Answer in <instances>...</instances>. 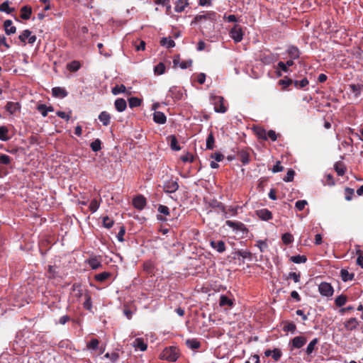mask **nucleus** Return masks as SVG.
<instances>
[{
  "label": "nucleus",
  "instance_id": "864d4df0",
  "mask_svg": "<svg viewBox=\"0 0 363 363\" xmlns=\"http://www.w3.org/2000/svg\"><path fill=\"white\" fill-rule=\"evenodd\" d=\"M126 88L123 84L116 85L112 89V93L114 95H117L121 93H125Z\"/></svg>",
  "mask_w": 363,
  "mask_h": 363
},
{
  "label": "nucleus",
  "instance_id": "79ce46f5",
  "mask_svg": "<svg viewBox=\"0 0 363 363\" xmlns=\"http://www.w3.org/2000/svg\"><path fill=\"white\" fill-rule=\"evenodd\" d=\"M9 2L8 1H4L0 5V11L5 12L8 14L11 13L13 11H14L13 8H10Z\"/></svg>",
  "mask_w": 363,
  "mask_h": 363
},
{
  "label": "nucleus",
  "instance_id": "de8ad7c7",
  "mask_svg": "<svg viewBox=\"0 0 363 363\" xmlns=\"http://www.w3.org/2000/svg\"><path fill=\"white\" fill-rule=\"evenodd\" d=\"M129 106L130 108L138 107L141 105L142 100L138 97H130L128 99Z\"/></svg>",
  "mask_w": 363,
  "mask_h": 363
},
{
  "label": "nucleus",
  "instance_id": "e2e57ef3",
  "mask_svg": "<svg viewBox=\"0 0 363 363\" xmlns=\"http://www.w3.org/2000/svg\"><path fill=\"white\" fill-rule=\"evenodd\" d=\"M354 193V191L353 189H351L350 187H346L345 189V199L347 201H351L352 199Z\"/></svg>",
  "mask_w": 363,
  "mask_h": 363
},
{
  "label": "nucleus",
  "instance_id": "09e8293b",
  "mask_svg": "<svg viewBox=\"0 0 363 363\" xmlns=\"http://www.w3.org/2000/svg\"><path fill=\"white\" fill-rule=\"evenodd\" d=\"M291 261L296 263V264H301V263H305L307 261V257L305 255H296L292 256L290 258Z\"/></svg>",
  "mask_w": 363,
  "mask_h": 363
},
{
  "label": "nucleus",
  "instance_id": "412c9836",
  "mask_svg": "<svg viewBox=\"0 0 363 363\" xmlns=\"http://www.w3.org/2000/svg\"><path fill=\"white\" fill-rule=\"evenodd\" d=\"M168 141L169 142L170 147L172 150L175 151H179L181 150V147L178 143L177 138L175 135H171L167 138Z\"/></svg>",
  "mask_w": 363,
  "mask_h": 363
},
{
  "label": "nucleus",
  "instance_id": "dca6fc26",
  "mask_svg": "<svg viewBox=\"0 0 363 363\" xmlns=\"http://www.w3.org/2000/svg\"><path fill=\"white\" fill-rule=\"evenodd\" d=\"M11 20H6L4 22V28L6 35H10L11 34H14L16 32V28L12 26Z\"/></svg>",
  "mask_w": 363,
  "mask_h": 363
},
{
  "label": "nucleus",
  "instance_id": "c9c22d12",
  "mask_svg": "<svg viewBox=\"0 0 363 363\" xmlns=\"http://www.w3.org/2000/svg\"><path fill=\"white\" fill-rule=\"evenodd\" d=\"M101 201V199H99V200H97L96 199H94L93 200H91L89 206V210L92 213L96 212L100 206Z\"/></svg>",
  "mask_w": 363,
  "mask_h": 363
},
{
  "label": "nucleus",
  "instance_id": "a19ab883",
  "mask_svg": "<svg viewBox=\"0 0 363 363\" xmlns=\"http://www.w3.org/2000/svg\"><path fill=\"white\" fill-rule=\"evenodd\" d=\"M219 304L220 306H233V302L231 299L228 298L226 296L222 295L220 297Z\"/></svg>",
  "mask_w": 363,
  "mask_h": 363
},
{
  "label": "nucleus",
  "instance_id": "4d7b16f0",
  "mask_svg": "<svg viewBox=\"0 0 363 363\" xmlns=\"http://www.w3.org/2000/svg\"><path fill=\"white\" fill-rule=\"evenodd\" d=\"M12 159L10 156L4 154L0 155V164H9Z\"/></svg>",
  "mask_w": 363,
  "mask_h": 363
},
{
  "label": "nucleus",
  "instance_id": "bb28decb",
  "mask_svg": "<svg viewBox=\"0 0 363 363\" xmlns=\"http://www.w3.org/2000/svg\"><path fill=\"white\" fill-rule=\"evenodd\" d=\"M186 345L191 350H197L201 347V343L196 339H188L186 340Z\"/></svg>",
  "mask_w": 363,
  "mask_h": 363
},
{
  "label": "nucleus",
  "instance_id": "5701e85b",
  "mask_svg": "<svg viewBox=\"0 0 363 363\" xmlns=\"http://www.w3.org/2000/svg\"><path fill=\"white\" fill-rule=\"evenodd\" d=\"M21 18L28 20L32 14V8L30 6H24L21 9Z\"/></svg>",
  "mask_w": 363,
  "mask_h": 363
},
{
  "label": "nucleus",
  "instance_id": "f257e3e1",
  "mask_svg": "<svg viewBox=\"0 0 363 363\" xmlns=\"http://www.w3.org/2000/svg\"><path fill=\"white\" fill-rule=\"evenodd\" d=\"M179 352L177 347L171 346L163 350L160 358L169 362H175L179 358Z\"/></svg>",
  "mask_w": 363,
  "mask_h": 363
},
{
  "label": "nucleus",
  "instance_id": "cd10ccee",
  "mask_svg": "<svg viewBox=\"0 0 363 363\" xmlns=\"http://www.w3.org/2000/svg\"><path fill=\"white\" fill-rule=\"evenodd\" d=\"M111 276V273L108 272H104L102 273L97 274L94 276V279L99 282H104Z\"/></svg>",
  "mask_w": 363,
  "mask_h": 363
},
{
  "label": "nucleus",
  "instance_id": "ea45409f",
  "mask_svg": "<svg viewBox=\"0 0 363 363\" xmlns=\"http://www.w3.org/2000/svg\"><path fill=\"white\" fill-rule=\"evenodd\" d=\"M160 44L162 46H166L168 48H174L175 46V42L167 38H162L160 40Z\"/></svg>",
  "mask_w": 363,
  "mask_h": 363
},
{
  "label": "nucleus",
  "instance_id": "423d86ee",
  "mask_svg": "<svg viewBox=\"0 0 363 363\" xmlns=\"http://www.w3.org/2000/svg\"><path fill=\"white\" fill-rule=\"evenodd\" d=\"M307 342V339L304 336H296L294 337L289 342L291 349H300Z\"/></svg>",
  "mask_w": 363,
  "mask_h": 363
},
{
  "label": "nucleus",
  "instance_id": "052dcab7",
  "mask_svg": "<svg viewBox=\"0 0 363 363\" xmlns=\"http://www.w3.org/2000/svg\"><path fill=\"white\" fill-rule=\"evenodd\" d=\"M294 80L289 78H285L283 79H280L279 81V84L283 86L284 89L289 86L290 85L293 84Z\"/></svg>",
  "mask_w": 363,
  "mask_h": 363
},
{
  "label": "nucleus",
  "instance_id": "393cba45",
  "mask_svg": "<svg viewBox=\"0 0 363 363\" xmlns=\"http://www.w3.org/2000/svg\"><path fill=\"white\" fill-rule=\"evenodd\" d=\"M114 105L116 109L119 112L124 111L127 107V103L125 100L121 98L117 99L115 101Z\"/></svg>",
  "mask_w": 363,
  "mask_h": 363
},
{
  "label": "nucleus",
  "instance_id": "f03ea898",
  "mask_svg": "<svg viewBox=\"0 0 363 363\" xmlns=\"http://www.w3.org/2000/svg\"><path fill=\"white\" fill-rule=\"evenodd\" d=\"M211 103L214 106V111L217 113H224L227 111V107L224 104V98L221 96L211 95Z\"/></svg>",
  "mask_w": 363,
  "mask_h": 363
},
{
  "label": "nucleus",
  "instance_id": "6e6d98bb",
  "mask_svg": "<svg viewBox=\"0 0 363 363\" xmlns=\"http://www.w3.org/2000/svg\"><path fill=\"white\" fill-rule=\"evenodd\" d=\"M104 357L108 358L111 361L112 363H115L119 359V354L117 352H112V353L107 352L104 355Z\"/></svg>",
  "mask_w": 363,
  "mask_h": 363
},
{
  "label": "nucleus",
  "instance_id": "4be33fe9",
  "mask_svg": "<svg viewBox=\"0 0 363 363\" xmlns=\"http://www.w3.org/2000/svg\"><path fill=\"white\" fill-rule=\"evenodd\" d=\"M111 116L107 111H102L99 115V121L103 123L104 125L107 126L110 124Z\"/></svg>",
  "mask_w": 363,
  "mask_h": 363
},
{
  "label": "nucleus",
  "instance_id": "603ef678",
  "mask_svg": "<svg viewBox=\"0 0 363 363\" xmlns=\"http://www.w3.org/2000/svg\"><path fill=\"white\" fill-rule=\"evenodd\" d=\"M90 147L94 152H98L101 149V141L96 139L91 143Z\"/></svg>",
  "mask_w": 363,
  "mask_h": 363
},
{
  "label": "nucleus",
  "instance_id": "4468645a",
  "mask_svg": "<svg viewBox=\"0 0 363 363\" xmlns=\"http://www.w3.org/2000/svg\"><path fill=\"white\" fill-rule=\"evenodd\" d=\"M286 52L289 55V57L292 60H296L300 56L299 49L294 45L289 46L286 50Z\"/></svg>",
  "mask_w": 363,
  "mask_h": 363
},
{
  "label": "nucleus",
  "instance_id": "680f3d73",
  "mask_svg": "<svg viewBox=\"0 0 363 363\" xmlns=\"http://www.w3.org/2000/svg\"><path fill=\"white\" fill-rule=\"evenodd\" d=\"M281 355H282V352L280 349L275 348L273 350L272 357L275 362L279 361V359L281 358Z\"/></svg>",
  "mask_w": 363,
  "mask_h": 363
},
{
  "label": "nucleus",
  "instance_id": "2eb2a0df",
  "mask_svg": "<svg viewBox=\"0 0 363 363\" xmlns=\"http://www.w3.org/2000/svg\"><path fill=\"white\" fill-rule=\"evenodd\" d=\"M238 157L244 165L250 162V153L247 150H241L239 151Z\"/></svg>",
  "mask_w": 363,
  "mask_h": 363
},
{
  "label": "nucleus",
  "instance_id": "6e6552de",
  "mask_svg": "<svg viewBox=\"0 0 363 363\" xmlns=\"http://www.w3.org/2000/svg\"><path fill=\"white\" fill-rule=\"evenodd\" d=\"M146 204V199L143 195H138L133 199V206L138 210H143Z\"/></svg>",
  "mask_w": 363,
  "mask_h": 363
},
{
  "label": "nucleus",
  "instance_id": "3c124183",
  "mask_svg": "<svg viewBox=\"0 0 363 363\" xmlns=\"http://www.w3.org/2000/svg\"><path fill=\"white\" fill-rule=\"evenodd\" d=\"M154 72L155 74L160 75L164 73L165 72V65L162 62H160L157 64L154 69Z\"/></svg>",
  "mask_w": 363,
  "mask_h": 363
},
{
  "label": "nucleus",
  "instance_id": "c756f323",
  "mask_svg": "<svg viewBox=\"0 0 363 363\" xmlns=\"http://www.w3.org/2000/svg\"><path fill=\"white\" fill-rule=\"evenodd\" d=\"M99 340L96 338L91 339L89 342H86V349L89 350H96L99 349Z\"/></svg>",
  "mask_w": 363,
  "mask_h": 363
},
{
  "label": "nucleus",
  "instance_id": "4c0bfd02",
  "mask_svg": "<svg viewBox=\"0 0 363 363\" xmlns=\"http://www.w3.org/2000/svg\"><path fill=\"white\" fill-rule=\"evenodd\" d=\"M363 86L360 84H350V89L354 94L355 97L359 96Z\"/></svg>",
  "mask_w": 363,
  "mask_h": 363
},
{
  "label": "nucleus",
  "instance_id": "1a4fd4ad",
  "mask_svg": "<svg viewBox=\"0 0 363 363\" xmlns=\"http://www.w3.org/2000/svg\"><path fill=\"white\" fill-rule=\"evenodd\" d=\"M168 96L173 99L174 101L181 100L183 96L182 90L179 87L173 86L169 89Z\"/></svg>",
  "mask_w": 363,
  "mask_h": 363
},
{
  "label": "nucleus",
  "instance_id": "37998d69",
  "mask_svg": "<svg viewBox=\"0 0 363 363\" xmlns=\"http://www.w3.org/2000/svg\"><path fill=\"white\" fill-rule=\"evenodd\" d=\"M85 301L83 303V306L85 309L91 311L92 309V303H91V296L89 294H86L84 295Z\"/></svg>",
  "mask_w": 363,
  "mask_h": 363
},
{
  "label": "nucleus",
  "instance_id": "f704fd0d",
  "mask_svg": "<svg viewBox=\"0 0 363 363\" xmlns=\"http://www.w3.org/2000/svg\"><path fill=\"white\" fill-rule=\"evenodd\" d=\"M283 330L284 332H291L294 333L296 330V325L293 322H285Z\"/></svg>",
  "mask_w": 363,
  "mask_h": 363
},
{
  "label": "nucleus",
  "instance_id": "a18cd8bd",
  "mask_svg": "<svg viewBox=\"0 0 363 363\" xmlns=\"http://www.w3.org/2000/svg\"><path fill=\"white\" fill-rule=\"evenodd\" d=\"M308 80L306 78H303V79L298 81L295 80L293 82V84L296 89H302L306 86L308 84Z\"/></svg>",
  "mask_w": 363,
  "mask_h": 363
},
{
  "label": "nucleus",
  "instance_id": "49530a36",
  "mask_svg": "<svg viewBox=\"0 0 363 363\" xmlns=\"http://www.w3.org/2000/svg\"><path fill=\"white\" fill-rule=\"evenodd\" d=\"M103 226L107 229H110L113 227L114 224V221L113 219L110 218L108 216H104L102 218Z\"/></svg>",
  "mask_w": 363,
  "mask_h": 363
},
{
  "label": "nucleus",
  "instance_id": "7ed1b4c3",
  "mask_svg": "<svg viewBox=\"0 0 363 363\" xmlns=\"http://www.w3.org/2000/svg\"><path fill=\"white\" fill-rule=\"evenodd\" d=\"M178 180V178H176L175 179L171 178L169 180L164 181L162 185L163 191L167 194L176 192L179 187Z\"/></svg>",
  "mask_w": 363,
  "mask_h": 363
},
{
  "label": "nucleus",
  "instance_id": "20e7f679",
  "mask_svg": "<svg viewBox=\"0 0 363 363\" xmlns=\"http://www.w3.org/2000/svg\"><path fill=\"white\" fill-rule=\"evenodd\" d=\"M229 35L235 43L240 42L243 38V31L239 25H235L230 30Z\"/></svg>",
  "mask_w": 363,
  "mask_h": 363
},
{
  "label": "nucleus",
  "instance_id": "f8f14e48",
  "mask_svg": "<svg viewBox=\"0 0 363 363\" xmlns=\"http://www.w3.org/2000/svg\"><path fill=\"white\" fill-rule=\"evenodd\" d=\"M132 345L135 350H140V351H145L147 348V345L143 340V338L138 337L135 338L133 342Z\"/></svg>",
  "mask_w": 363,
  "mask_h": 363
},
{
  "label": "nucleus",
  "instance_id": "a878e982",
  "mask_svg": "<svg viewBox=\"0 0 363 363\" xmlns=\"http://www.w3.org/2000/svg\"><path fill=\"white\" fill-rule=\"evenodd\" d=\"M340 277L342 280L345 282L348 281H352L354 277V274L353 273H350L345 269H342L340 271Z\"/></svg>",
  "mask_w": 363,
  "mask_h": 363
},
{
  "label": "nucleus",
  "instance_id": "2f4dec72",
  "mask_svg": "<svg viewBox=\"0 0 363 363\" xmlns=\"http://www.w3.org/2000/svg\"><path fill=\"white\" fill-rule=\"evenodd\" d=\"M88 264L92 269H96L101 267V262L97 257H92L88 260Z\"/></svg>",
  "mask_w": 363,
  "mask_h": 363
},
{
  "label": "nucleus",
  "instance_id": "f3484780",
  "mask_svg": "<svg viewBox=\"0 0 363 363\" xmlns=\"http://www.w3.org/2000/svg\"><path fill=\"white\" fill-rule=\"evenodd\" d=\"M52 94L53 96L61 99L67 96V91L64 88L60 86L52 88Z\"/></svg>",
  "mask_w": 363,
  "mask_h": 363
},
{
  "label": "nucleus",
  "instance_id": "bf43d9fd",
  "mask_svg": "<svg viewBox=\"0 0 363 363\" xmlns=\"http://www.w3.org/2000/svg\"><path fill=\"white\" fill-rule=\"evenodd\" d=\"M255 246H257L259 249L260 252H264L267 250V248L268 247V245H267V243L266 242V241L261 240L257 241Z\"/></svg>",
  "mask_w": 363,
  "mask_h": 363
},
{
  "label": "nucleus",
  "instance_id": "7c9ffc66",
  "mask_svg": "<svg viewBox=\"0 0 363 363\" xmlns=\"http://www.w3.org/2000/svg\"><path fill=\"white\" fill-rule=\"evenodd\" d=\"M335 170L339 176H343L345 173V166L343 162H337L335 164Z\"/></svg>",
  "mask_w": 363,
  "mask_h": 363
},
{
  "label": "nucleus",
  "instance_id": "5fc2aeb1",
  "mask_svg": "<svg viewBox=\"0 0 363 363\" xmlns=\"http://www.w3.org/2000/svg\"><path fill=\"white\" fill-rule=\"evenodd\" d=\"M8 129L5 126L0 127V140L2 141H6L9 139L7 136Z\"/></svg>",
  "mask_w": 363,
  "mask_h": 363
},
{
  "label": "nucleus",
  "instance_id": "b1692460",
  "mask_svg": "<svg viewBox=\"0 0 363 363\" xmlns=\"http://www.w3.org/2000/svg\"><path fill=\"white\" fill-rule=\"evenodd\" d=\"M188 5V0H177L175 3L174 11L177 13H181L184 11Z\"/></svg>",
  "mask_w": 363,
  "mask_h": 363
},
{
  "label": "nucleus",
  "instance_id": "13d9d810",
  "mask_svg": "<svg viewBox=\"0 0 363 363\" xmlns=\"http://www.w3.org/2000/svg\"><path fill=\"white\" fill-rule=\"evenodd\" d=\"M211 206L213 208H218L219 210H220L222 212H223L225 214H227V212H226V209H225V206L221 203V202H219V201H214L211 204Z\"/></svg>",
  "mask_w": 363,
  "mask_h": 363
},
{
  "label": "nucleus",
  "instance_id": "69168bd1",
  "mask_svg": "<svg viewBox=\"0 0 363 363\" xmlns=\"http://www.w3.org/2000/svg\"><path fill=\"white\" fill-rule=\"evenodd\" d=\"M295 175V172L292 169L288 170L286 176L284 178V181L286 182H292L294 179V177Z\"/></svg>",
  "mask_w": 363,
  "mask_h": 363
},
{
  "label": "nucleus",
  "instance_id": "72a5a7b5",
  "mask_svg": "<svg viewBox=\"0 0 363 363\" xmlns=\"http://www.w3.org/2000/svg\"><path fill=\"white\" fill-rule=\"evenodd\" d=\"M318 342L319 340L318 338H314L309 342L306 350V352L308 355H310L313 352L315 347Z\"/></svg>",
  "mask_w": 363,
  "mask_h": 363
},
{
  "label": "nucleus",
  "instance_id": "774afa93",
  "mask_svg": "<svg viewBox=\"0 0 363 363\" xmlns=\"http://www.w3.org/2000/svg\"><path fill=\"white\" fill-rule=\"evenodd\" d=\"M284 170V167L281 164L280 161H277L275 165L273 166L272 171L273 173L280 172Z\"/></svg>",
  "mask_w": 363,
  "mask_h": 363
},
{
  "label": "nucleus",
  "instance_id": "58836bf2",
  "mask_svg": "<svg viewBox=\"0 0 363 363\" xmlns=\"http://www.w3.org/2000/svg\"><path fill=\"white\" fill-rule=\"evenodd\" d=\"M18 108V104L12 102V101L7 102V104L6 105V111L11 114H13L14 112H16V111L17 110Z\"/></svg>",
  "mask_w": 363,
  "mask_h": 363
},
{
  "label": "nucleus",
  "instance_id": "8fccbe9b",
  "mask_svg": "<svg viewBox=\"0 0 363 363\" xmlns=\"http://www.w3.org/2000/svg\"><path fill=\"white\" fill-rule=\"evenodd\" d=\"M281 240L285 245H289L294 241V237L291 233H286L282 235Z\"/></svg>",
  "mask_w": 363,
  "mask_h": 363
},
{
  "label": "nucleus",
  "instance_id": "473e14b6",
  "mask_svg": "<svg viewBox=\"0 0 363 363\" xmlns=\"http://www.w3.org/2000/svg\"><path fill=\"white\" fill-rule=\"evenodd\" d=\"M215 138L212 131L210 132L206 138V149L213 150L215 147Z\"/></svg>",
  "mask_w": 363,
  "mask_h": 363
},
{
  "label": "nucleus",
  "instance_id": "aec40b11",
  "mask_svg": "<svg viewBox=\"0 0 363 363\" xmlns=\"http://www.w3.org/2000/svg\"><path fill=\"white\" fill-rule=\"evenodd\" d=\"M153 120L156 123L164 124L166 123L167 117L161 111H155L153 114Z\"/></svg>",
  "mask_w": 363,
  "mask_h": 363
},
{
  "label": "nucleus",
  "instance_id": "e433bc0d",
  "mask_svg": "<svg viewBox=\"0 0 363 363\" xmlns=\"http://www.w3.org/2000/svg\"><path fill=\"white\" fill-rule=\"evenodd\" d=\"M347 301V296L341 294L336 297V298L335 299V303L337 306L342 307L346 303Z\"/></svg>",
  "mask_w": 363,
  "mask_h": 363
},
{
  "label": "nucleus",
  "instance_id": "9d476101",
  "mask_svg": "<svg viewBox=\"0 0 363 363\" xmlns=\"http://www.w3.org/2000/svg\"><path fill=\"white\" fill-rule=\"evenodd\" d=\"M225 225L236 230H240L242 232L247 231L245 224L241 222L228 220L225 221Z\"/></svg>",
  "mask_w": 363,
  "mask_h": 363
},
{
  "label": "nucleus",
  "instance_id": "39448f33",
  "mask_svg": "<svg viewBox=\"0 0 363 363\" xmlns=\"http://www.w3.org/2000/svg\"><path fill=\"white\" fill-rule=\"evenodd\" d=\"M318 291L322 296H331L333 294L334 289L330 284L327 282H322L318 286Z\"/></svg>",
  "mask_w": 363,
  "mask_h": 363
},
{
  "label": "nucleus",
  "instance_id": "0e129e2a",
  "mask_svg": "<svg viewBox=\"0 0 363 363\" xmlns=\"http://www.w3.org/2000/svg\"><path fill=\"white\" fill-rule=\"evenodd\" d=\"M30 34L31 31L26 29L23 30V33L18 36V38L21 42L26 43V39H28V37H30Z\"/></svg>",
  "mask_w": 363,
  "mask_h": 363
},
{
  "label": "nucleus",
  "instance_id": "ddd939ff",
  "mask_svg": "<svg viewBox=\"0 0 363 363\" xmlns=\"http://www.w3.org/2000/svg\"><path fill=\"white\" fill-rule=\"evenodd\" d=\"M210 245L220 253L223 252L226 249L225 244L223 240H212L210 242Z\"/></svg>",
  "mask_w": 363,
  "mask_h": 363
},
{
  "label": "nucleus",
  "instance_id": "6ab92c4d",
  "mask_svg": "<svg viewBox=\"0 0 363 363\" xmlns=\"http://www.w3.org/2000/svg\"><path fill=\"white\" fill-rule=\"evenodd\" d=\"M359 325V322L356 318H350L345 323V327L347 330H355Z\"/></svg>",
  "mask_w": 363,
  "mask_h": 363
},
{
  "label": "nucleus",
  "instance_id": "0eeeda50",
  "mask_svg": "<svg viewBox=\"0 0 363 363\" xmlns=\"http://www.w3.org/2000/svg\"><path fill=\"white\" fill-rule=\"evenodd\" d=\"M217 13L214 11H208L201 15H196L194 19V23H198L203 20H210L214 21L216 20Z\"/></svg>",
  "mask_w": 363,
  "mask_h": 363
},
{
  "label": "nucleus",
  "instance_id": "c85d7f7f",
  "mask_svg": "<svg viewBox=\"0 0 363 363\" xmlns=\"http://www.w3.org/2000/svg\"><path fill=\"white\" fill-rule=\"evenodd\" d=\"M81 67V64L77 60H73L71 62L68 63L67 65V68L69 72H75L78 71Z\"/></svg>",
  "mask_w": 363,
  "mask_h": 363
},
{
  "label": "nucleus",
  "instance_id": "a211bd4d",
  "mask_svg": "<svg viewBox=\"0 0 363 363\" xmlns=\"http://www.w3.org/2000/svg\"><path fill=\"white\" fill-rule=\"evenodd\" d=\"M253 130H254L255 134L259 139H261L263 140H267L266 130L264 129L262 127L255 126V127H254Z\"/></svg>",
  "mask_w": 363,
  "mask_h": 363
},
{
  "label": "nucleus",
  "instance_id": "c03bdc74",
  "mask_svg": "<svg viewBox=\"0 0 363 363\" xmlns=\"http://www.w3.org/2000/svg\"><path fill=\"white\" fill-rule=\"evenodd\" d=\"M143 269L148 274H153V273H154V264L150 261L145 262L143 264Z\"/></svg>",
  "mask_w": 363,
  "mask_h": 363
},
{
  "label": "nucleus",
  "instance_id": "338daca9",
  "mask_svg": "<svg viewBox=\"0 0 363 363\" xmlns=\"http://www.w3.org/2000/svg\"><path fill=\"white\" fill-rule=\"evenodd\" d=\"M238 255L242 257L244 259H252V253L249 251L246 250H239L238 252Z\"/></svg>",
  "mask_w": 363,
  "mask_h": 363
},
{
  "label": "nucleus",
  "instance_id": "9b49d317",
  "mask_svg": "<svg viewBox=\"0 0 363 363\" xmlns=\"http://www.w3.org/2000/svg\"><path fill=\"white\" fill-rule=\"evenodd\" d=\"M256 215L262 220L268 221L272 219V213L267 208H262L256 211Z\"/></svg>",
  "mask_w": 363,
  "mask_h": 363
}]
</instances>
